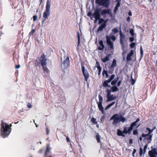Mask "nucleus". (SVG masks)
<instances>
[{"label": "nucleus", "instance_id": "obj_29", "mask_svg": "<svg viewBox=\"0 0 157 157\" xmlns=\"http://www.w3.org/2000/svg\"><path fill=\"white\" fill-rule=\"evenodd\" d=\"M152 135H149L145 139L147 140L148 143H150L152 140Z\"/></svg>", "mask_w": 157, "mask_h": 157}, {"label": "nucleus", "instance_id": "obj_60", "mask_svg": "<svg viewBox=\"0 0 157 157\" xmlns=\"http://www.w3.org/2000/svg\"><path fill=\"white\" fill-rule=\"evenodd\" d=\"M128 15L130 16H131L132 15V12L130 11H129L128 12Z\"/></svg>", "mask_w": 157, "mask_h": 157}, {"label": "nucleus", "instance_id": "obj_40", "mask_svg": "<svg viewBox=\"0 0 157 157\" xmlns=\"http://www.w3.org/2000/svg\"><path fill=\"white\" fill-rule=\"evenodd\" d=\"M98 97H99V102L98 103H102V101H103V98H102V96L101 95H98Z\"/></svg>", "mask_w": 157, "mask_h": 157}, {"label": "nucleus", "instance_id": "obj_16", "mask_svg": "<svg viewBox=\"0 0 157 157\" xmlns=\"http://www.w3.org/2000/svg\"><path fill=\"white\" fill-rule=\"evenodd\" d=\"M156 148H152L151 151L150 150L148 151V154L150 157H153L156 155L155 153L154 152V151L156 152Z\"/></svg>", "mask_w": 157, "mask_h": 157}, {"label": "nucleus", "instance_id": "obj_3", "mask_svg": "<svg viewBox=\"0 0 157 157\" xmlns=\"http://www.w3.org/2000/svg\"><path fill=\"white\" fill-rule=\"evenodd\" d=\"M113 120L112 124L116 125L119 123L121 121L124 122L125 121V118L121 115L119 116L118 114H116L113 115L110 118V120Z\"/></svg>", "mask_w": 157, "mask_h": 157}, {"label": "nucleus", "instance_id": "obj_21", "mask_svg": "<svg viewBox=\"0 0 157 157\" xmlns=\"http://www.w3.org/2000/svg\"><path fill=\"white\" fill-rule=\"evenodd\" d=\"M102 104V103H98V105L99 109L101 112L102 113H104V109Z\"/></svg>", "mask_w": 157, "mask_h": 157}, {"label": "nucleus", "instance_id": "obj_30", "mask_svg": "<svg viewBox=\"0 0 157 157\" xmlns=\"http://www.w3.org/2000/svg\"><path fill=\"white\" fill-rule=\"evenodd\" d=\"M115 103V102L114 101L107 105L105 109V110H106L109 108L111 106L114 105Z\"/></svg>", "mask_w": 157, "mask_h": 157}, {"label": "nucleus", "instance_id": "obj_33", "mask_svg": "<svg viewBox=\"0 0 157 157\" xmlns=\"http://www.w3.org/2000/svg\"><path fill=\"white\" fill-rule=\"evenodd\" d=\"M77 37H78V39L77 47H79L80 46V35H79V32H78Z\"/></svg>", "mask_w": 157, "mask_h": 157}, {"label": "nucleus", "instance_id": "obj_52", "mask_svg": "<svg viewBox=\"0 0 157 157\" xmlns=\"http://www.w3.org/2000/svg\"><path fill=\"white\" fill-rule=\"evenodd\" d=\"M122 81L121 80L117 82V85L118 86H119L121 83Z\"/></svg>", "mask_w": 157, "mask_h": 157}, {"label": "nucleus", "instance_id": "obj_51", "mask_svg": "<svg viewBox=\"0 0 157 157\" xmlns=\"http://www.w3.org/2000/svg\"><path fill=\"white\" fill-rule=\"evenodd\" d=\"M129 39L130 42H132L134 40V36H132V37H130Z\"/></svg>", "mask_w": 157, "mask_h": 157}, {"label": "nucleus", "instance_id": "obj_38", "mask_svg": "<svg viewBox=\"0 0 157 157\" xmlns=\"http://www.w3.org/2000/svg\"><path fill=\"white\" fill-rule=\"evenodd\" d=\"M129 32L132 36H134L135 34L134 33V31L133 29H131L130 30Z\"/></svg>", "mask_w": 157, "mask_h": 157}, {"label": "nucleus", "instance_id": "obj_13", "mask_svg": "<svg viewBox=\"0 0 157 157\" xmlns=\"http://www.w3.org/2000/svg\"><path fill=\"white\" fill-rule=\"evenodd\" d=\"M63 63L65 69H66L68 67L70 64L69 58L68 56L64 59Z\"/></svg>", "mask_w": 157, "mask_h": 157}, {"label": "nucleus", "instance_id": "obj_59", "mask_svg": "<svg viewBox=\"0 0 157 157\" xmlns=\"http://www.w3.org/2000/svg\"><path fill=\"white\" fill-rule=\"evenodd\" d=\"M126 20L127 21L129 22L130 20V17H128L126 19Z\"/></svg>", "mask_w": 157, "mask_h": 157}, {"label": "nucleus", "instance_id": "obj_56", "mask_svg": "<svg viewBox=\"0 0 157 157\" xmlns=\"http://www.w3.org/2000/svg\"><path fill=\"white\" fill-rule=\"evenodd\" d=\"M66 139L67 141V142H70V139L67 136H66Z\"/></svg>", "mask_w": 157, "mask_h": 157}, {"label": "nucleus", "instance_id": "obj_14", "mask_svg": "<svg viewBox=\"0 0 157 157\" xmlns=\"http://www.w3.org/2000/svg\"><path fill=\"white\" fill-rule=\"evenodd\" d=\"M154 129V128L152 129H151L148 127L146 129L148 131V133L147 134H144V133H143L142 134V136L143 137H145L146 136H148L149 135H151V134L153 132Z\"/></svg>", "mask_w": 157, "mask_h": 157}, {"label": "nucleus", "instance_id": "obj_42", "mask_svg": "<svg viewBox=\"0 0 157 157\" xmlns=\"http://www.w3.org/2000/svg\"><path fill=\"white\" fill-rule=\"evenodd\" d=\"M138 130L136 129H134L133 132V134L134 135H136L138 134Z\"/></svg>", "mask_w": 157, "mask_h": 157}, {"label": "nucleus", "instance_id": "obj_11", "mask_svg": "<svg viewBox=\"0 0 157 157\" xmlns=\"http://www.w3.org/2000/svg\"><path fill=\"white\" fill-rule=\"evenodd\" d=\"M115 77V75L114 74H113L111 75L109 79L108 80H105L102 86H103L105 87H110V85H108V83L110 82Z\"/></svg>", "mask_w": 157, "mask_h": 157}, {"label": "nucleus", "instance_id": "obj_62", "mask_svg": "<svg viewBox=\"0 0 157 157\" xmlns=\"http://www.w3.org/2000/svg\"><path fill=\"white\" fill-rule=\"evenodd\" d=\"M136 152V150L135 149H133V152L132 153H133V154H135Z\"/></svg>", "mask_w": 157, "mask_h": 157}, {"label": "nucleus", "instance_id": "obj_50", "mask_svg": "<svg viewBox=\"0 0 157 157\" xmlns=\"http://www.w3.org/2000/svg\"><path fill=\"white\" fill-rule=\"evenodd\" d=\"M46 130L47 134L48 135V134L49 133V130L48 129V127H46Z\"/></svg>", "mask_w": 157, "mask_h": 157}, {"label": "nucleus", "instance_id": "obj_24", "mask_svg": "<svg viewBox=\"0 0 157 157\" xmlns=\"http://www.w3.org/2000/svg\"><path fill=\"white\" fill-rule=\"evenodd\" d=\"M117 135L118 136L125 137V135L124 134L123 131H121L119 129H117Z\"/></svg>", "mask_w": 157, "mask_h": 157}, {"label": "nucleus", "instance_id": "obj_45", "mask_svg": "<svg viewBox=\"0 0 157 157\" xmlns=\"http://www.w3.org/2000/svg\"><path fill=\"white\" fill-rule=\"evenodd\" d=\"M131 84L132 85H133L135 82L136 80L133 79L132 77H131Z\"/></svg>", "mask_w": 157, "mask_h": 157}, {"label": "nucleus", "instance_id": "obj_12", "mask_svg": "<svg viewBox=\"0 0 157 157\" xmlns=\"http://www.w3.org/2000/svg\"><path fill=\"white\" fill-rule=\"evenodd\" d=\"M106 41L107 45H108L109 48L111 49H114L113 43L110 40L109 36H106Z\"/></svg>", "mask_w": 157, "mask_h": 157}, {"label": "nucleus", "instance_id": "obj_37", "mask_svg": "<svg viewBox=\"0 0 157 157\" xmlns=\"http://www.w3.org/2000/svg\"><path fill=\"white\" fill-rule=\"evenodd\" d=\"M112 31L114 34H115L118 32V30L116 28H114L112 29Z\"/></svg>", "mask_w": 157, "mask_h": 157}, {"label": "nucleus", "instance_id": "obj_9", "mask_svg": "<svg viewBox=\"0 0 157 157\" xmlns=\"http://www.w3.org/2000/svg\"><path fill=\"white\" fill-rule=\"evenodd\" d=\"M100 9H96L93 14V15L95 18V20L94 22L95 23L98 20L100 17V12L101 11Z\"/></svg>", "mask_w": 157, "mask_h": 157}, {"label": "nucleus", "instance_id": "obj_2", "mask_svg": "<svg viewBox=\"0 0 157 157\" xmlns=\"http://www.w3.org/2000/svg\"><path fill=\"white\" fill-rule=\"evenodd\" d=\"M41 63V66H42V69L43 70L44 73H46L48 74L49 73V70L48 68L46 67L47 65V59L46 58L45 54H42L39 59Z\"/></svg>", "mask_w": 157, "mask_h": 157}, {"label": "nucleus", "instance_id": "obj_61", "mask_svg": "<svg viewBox=\"0 0 157 157\" xmlns=\"http://www.w3.org/2000/svg\"><path fill=\"white\" fill-rule=\"evenodd\" d=\"M43 150L42 149H41L40 150V151H39V153H41L43 152Z\"/></svg>", "mask_w": 157, "mask_h": 157}, {"label": "nucleus", "instance_id": "obj_23", "mask_svg": "<svg viewBox=\"0 0 157 157\" xmlns=\"http://www.w3.org/2000/svg\"><path fill=\"white\" fill-rule=\"evenodd\" d=\"M116 98V96H113V95H111L109 98H107V99L106 100V102L115 100Z\"/></svg>", "mask_w": 157, "mask_h": 157}, {"label": "nucleus", "instance_id": "obj_48", "mask_svg": "<svg viewBox=\"0 0 157 157\" xmlns=\"http://www.w3.org/2000/svg\"><path fill=\"white\" fill-rule=\"evenodd\" d=\"M147 144L145 145L144 148V153H145L146 152V150L147 147Z\"/></svg>", "mask_w": 157, "mask_h": 157}, {"label": "nucleus", "instance_id": "obj_6", "mask_svg": "<svg viewBox=\"0 0 157 157\" xmlns=\"http://www.w3.org/2000/svg\"><path fill=\"white\" fill-rule=\"evenodd\" d=\"M98 21V24H101V25L98 27L97 29V32L100 31H102L103 29L106 27V21H105L103 18H100Z\"/></svg>", "mask_w": 157, "mask_h": 157}, {"label": "nucleus", "instance_id": "obj_19", "mask_svg": "<svg viewBox=\"0 0 157 157\" xmlns=\"http://www.w3.org/2000/svg\"><path fill=\"white\" fill-rule=\"evenodd\" d=\"M110 12V10L109 9L108 10H103L101 12V15H104L106 14H109Z\"/></svg>", "mask_w": 157, "mask_h": 157}, {"label": "nucleus", "instance_id": "obj_8", "mask_svg": "<svg viewBox=\"0 0 157 157\" xmlns=\"http://www.w3.org/2000/svg\"><path fill=\"white\" fill-rule=\"evenodd\" d=\"M120 42L121 46L122 49L124 51L125 49L124 41L125 40V36L120 30Z\"/></svg>", "mask_w": 157, "mask_h": 157}, {"label": "nucleus", "instance_id": "obj_58", "mask_svg": "<svg viewBox=\"0 0 157 157\" xmlns=\"http://www.w3.org/2000/svg\"><path fill=\"white\" fill-rule=\"evenodd\" d=\"M27 107L28 108H31L32 107V105L30 103H29V104L27 105Z\"/></svg>", "mask_w": 157, "mask_h": 157}, {"label": "nucleus", "instance_id": "obj_32", "mask_svg": "<svg viewBox=\"0 0 157 157\" xmlns=\"http://www.w3.org/2000/svg\"><path fill=\"white\" fill-rule=\"evenodd\" d=\"M102 74L103 76H104V75H105L106 78H108V77L109 75L108 74V71L105 70H103Z\"/></svg>", "mask_w": 157, "mask_h": 157}, {"label": "nucleus", "instance_id": "obj_25", "mask_svg": "<svg viewBox=\"0 0 157 157\" xmlns=\"http://www.w3.org/2000/svg\"><path fill=\"white\" fill-rule=\"evenodd\" d=\"M50 148H49V146L48 145L47 146L46 148L44 153V155L45 156H46L48 155V153L50 152Z\"/></svg>", "mask_w": 157, "mask_h": 157}, {"label": "nucleus", "instance_id": "obj_46", "mask_svg": "<svg viewBox=\"0 0 157 157\" xmlns=\"http://www.w3.org/2000/svg\"><path fill=\"white\" fill-rule=\"evenodd\" d=\"M114 70V69L112 68L110 69V70L109 71L108 73L109 74H112Z\"/></svg>", "mask_w": 157, "mask_h": 157}, {"label": "nucleus", "instance_id": "obj_64", "mask_svg": "<svg viewBox=\"0 0 157 157\" xmlns=\"http://www.w3.org/2000/svg\"><path fill=\"white\" fill-rule=\"evenodd\" d=\"M155 153V154L156 155H157V150H156V152H155V151H154Z\"/></svg>", "mask_w": 157, "mask_h": 157}, {"label": "nucleus", "instance_id": "obj_20", "mask_svg": "<svg viewBox=\"0 0 157 157\" xmlns=\"http://www.w3.org/2000/svg\"><path fill=\"white\" fill-rule=\"evenodd\" d=\"M111 90V92H114L117 91H118L119 90V88L116 86L114 85L112 86L111 88V89L110 90Z\"/></svg>", "mask_w": 157, "mask_h": 157}, {"label": "nucleus", "instance_id": "obj_49", "mask_svg": "<svg viewBox=\"0 0 157 157\" xmlns=\"http://www.w3.org/2000/svg\"><path fill=\"white\" fill-rule=\"evenodd\" d=\"M37 17L36 15H34L33 17V20L34 21H36L37 19Z\"/></svg>", "mask_w": 157, "mask_h": 157}, {"label": "nucleus", "instance_id": "obj_17", "mask_svg": "<svg viewBox=\"0 0 157 157\" xmlns=\"http://www.w3.org/2000/svg\"><path fill=\"white\" fill-rule=\"evenodd\" d=\"M111 56V55L110 54H108L105 57L101 59V61L103 63H105L109 60L110 57Z\"/></svg>", "mask_w": 157, "mask_h": 157}, {"label": "nucleus", "instance_id": "obj_10", "mask_svg": "<svg viewBox=\"0 0 157 157\" xmlns=\"http://www.w3.org/2000/svg\"><path fill=\"white\" fill-rule=\"evenodd\" d=\"M81 68L83 75L84 77L85 80L87 82L88 79L89 77V74L87 70L86 71H85L84 65L83 64H81Z\"/></svg>", "mask_w": 157, "mask_h": 157}, {"label": "nucleus", "instance_id": "obj_5", "mask_svg": "<svg viewBox=\"0 0 157 157\" xmlns=\"http://www.w3.org/2000/svg\"><path fill=\"white\" fill-rule=\"evenodd\" d=\"M50 2L49 0H48L46 3V10L43 13V17L44 18V19L42 21V23L44 22L46 19L48 18L50 15Z\"/></svg>", "mask_w": 157, "mask_h": 157}, {"label": "nucleus", "instance_id": "obj_15", "mask_svg": "<svg viewBox=\"0 0 157 157\" xmlns=\"http://www.w3.org/2000/svg\"><path fill=\"white\" fill-rule=\"evenodd\" d=\"M134 51L133 50H130L129 53L127 54V61H130L131 60V56H132L134 54Z\"/></svg>", "mask_w": 157, "mask_h": 157}, {"label": "nucleus", "instance_id": "obj_47", "mask_svg": "<svg viewBox=\"0 0 157 157\" xmlns=\"http://www.w3.org/2000/svg\"><path fill=\"white\" fill-rule=\"evenodd\" d=\"M105 117L104 116H101L100 118V120L101 122H103L104 121Z\"/></svg>", "mask_w": 157, "mask_h": 157}, {"label": "nucleus", "instance_id": "obj_41", "mask_svg": "<svg viewBox=\"0 0 157 157\" xmlns=\"http://www.w3.org/2000/svg\"><path fill=\"white\" fill-rule=\"evenodd\" d=\"M140 53L141 56V57H142L143 55V51L142 49V46L140 47Z\"/></svg>", "mask_w": 157, "mask_h": 157}, {"label": "nucleus", "instance_id": "obj_26", "mask_svg": "<svg viewBox=\"0 0 157 157\" xmlns=\"http://www.w3.org/2000/svg\"><path fill=\"white\" fill-rule=\"evenodd\" d=\"M117 65L116 64V60L115 59H113V60L112 63L110 67V69L112 68H114Z\"/></svg>", "mask_w": 157, "mask_h": 157}, {"label": "nucleus", "instance_id": "obj_54", "mask_svg": "<svg viewBox=\"0 0 157 157\" xmlns=\"http://www.w3.org/2000/svg\"><path fill=\"white\" fill-rule=\"evenodd\" d=\"M132 139H129V143L130 145H131L132 143Z\"/></svg>", "mask_w": 157, "mask_h": 157}, {"label": "nucleus", "instance_id": "obj_57", "mask_svg": "<svg viewBox=\"0 0 157 157\" xmlns=\"http://www.w3.org/2000/svg\"><path fill=\"white\" fill-rule=\"evenodd\" d=\"M20 65L19 64H18V65H16L15 67V68L16 69H17V68H20Z\"/></svg>", "mask_w": 157, "mask_h": 157}, {"label": "nucleus", "instance_id": "obj_36", "mask_svg": "<svg viewBox=\"0 0 157 157\" xmlns=\"http://www.w3.org/2000/svg\"><path fill=\"white\" fill-rule=\"evenodd\" d=\"M91 121L94 124H96L98 123L96 121V119L93 117L91 118Z\"/></svg>", "mask_w": 157, "mask_h": 157}, {"label": "nucleus", "instance_id": "obj_1", "mask_svg": "<svg viewBox=\"0 0 157 157\" xmlns=\"http://www.w3.org/2000/svg\"><path fill=\"white\" fill-rule=\"evenodd\" d=\"M11 128L8 124L2 121L0 128V134L3 138H5L10 133Z\"/></svg>", "mask_w": 157, "mask_h": 157}, {"label": "nucleus", "instance_id": "obj_22", "mask_svg": "<svg viewBox=\"0 0 157 157\" xmlns=\"http://www.w3.org/2000/svg\"><path fill=\"white\" fill-rule=\"evenodd\" d=\"M120 0H117V3L114 9V12L116 13L118 9V8L120 6L121 3Z\"/></svg>", "mask_w": 157, "mask_h": 157}, {"label": "nucleus", "instance_id": "obj_44", "mask_svg": "<svg viewBox=\"0 0 157 157\" xmlns=\"http://www.w3.org/2000/svg\"><path fill=\"white\" fill-rule=\"evenodd\" d=\"M135 44H136L134 42H132V43H131L130 44V46L131 48H133L134 47Z\"/></svg>", "mask_w": 157, "mask_h": 157}, {"label": "nucleus", "instance_id": "obj_34", "mask_svg": "<svg viewBox=\"0 0 157 157\" xmlns=\"http://www.w3.org/2000/svg\"><path fill=\"white\" fill-rule=\"evenodd\" d=\"M96 139L98 143L100 142V136L98 133H97L96 135Z\"/></svg>", "mask_w": 157, "mask_h": 157}, {"label": "nucleus", "instance_id": "obj_27", "mask_svg": "<svg viewBox=\"0 0 157 157\" xmlns=\"http://www.w3.org/2000/svg\"><path fill=\"white\" fill-rule=\"evenodd\" d=\"M96 67L98 69V72H101L102 68L100 66L99 63L98 61H97L96 62Z\"/></svg>", "mask_w": 157, "mask_h": 157}, {"label": "nucleus", "instance_id": "obj_39", "mask_svg": "<svg viewBox=\"0 0 157 157\" xmlns=\"http://www.w3.org/2000/svg\"><path fill=\"white\" fill-rule=\"evenodd\" d=\"M109 38L110 40L111 39L113 41H115L116 40V37L114 35L111 36H109Z\"/></svg>", "mask_w": 157, "mask_h": 157}, {"label": "nucleus", "instance_id": "obj_18", "mask_svg": "<svg viewBox=\"0 0 157 157\" xmlns=\"http://www.w3.org/2000/svg\"><path fill=\"white\" fill-rule=\"evenodd\" d=\"M99 44L100 46L98 48V49L100 50H102L105 48V45L103 44L102 40H101L99 41Z\"/></svg>", "mask_w": 157, "mask_h": 157}, {"label": "nucleus", "instance_id": "obj_55", "mask_svg": "<svg viewBox=\"0 0 157 157\" xmlns=\"http://www.w3.org/2000/svg\"><path fill=\"white\" fill-rule=\"evenodd\" d=\"M91 15V12L89 13H88V16L90 17V18L92 19V16Z\"/></svg>", "mask_w": 157, "mask_h": 157}, {"label": "nucleus", "instance_id": "obj_7", "mask_svg": "<svg viewBox=\"0 0 157 157\" xmlns=\"http://www.w3.org/2000/svg\"><path fill=\"white\" fill-rule=\"evenodd\" d=\"M95 2L100 6L107 8L109 5L110 0H96Z\"/></svg>", "mask_w": 157, "mask_h": 157}, {"label": "nucleus", "instance_id": "obj_63", "mask_svg": "<svg viewBox=\"0 0 157 157\" xmlns=\"http://www.w3.org/2000/svg\"><path fill=\"white\" fill-rule=\"evenodd\" d=\"M142 136H140L139 138V140L140 141H141L142 140Z\"/></svg>", "mask_w": 157, "mask_h": 157}, {"label": "nucleus", "instance_id": "obj_43", "mask_svg": "<svg viewBox=\"0 0 157 157\" xmlns=\"http://www.w3.org/2000/svg\"><path fill=\"white\" fill-rule=\"evenodd\" d=\"M143 149L141 147H140V152H139V154H140V156H141L142 155V154H143Z\"/></svg>", "mask_w": 157, "mask_h": 157}, {"label": "nucleus", "instance_id": "obj_4", "mask_svg": "<svg viewBox=\"0 0 157 157\" xmlns=\"http://www.w3.org/2000/svg\"><path fill=\"white\" fill-rule=\"evenodd\" d=\"M140 119L139 118H138L136 120L132 122L130 124V126L128 127V130L127 128V127H124V130L123 131V132L124 134H129L131 133V131H132L133 127L135 126H137V123L139 121Z\"/></svg>", "mask_w": 157, "mask_h": 157}, {"label": "nucleus", "instance_id": "obj_35", "mask_svg": "<svg viewBox=\"0 0 157 157\" xmlns=\"http://www.w3.org/2000/svg\"><path fill=\"white\" fill-rule=\"evenodd\" d=\"M34 64L35 66L36 67L39 66L40 65V63L36 59L34 61Z\"/></svg>", "mask_w": 157, "mask_h": 157}, {"label": "nucleus", "instance_id": "obj_28", "mask_svg": "<svg viewBox=\"0 0 157 157\" xmlns=\"http://www.w3.org/2000/svg\"><path fill=\"white\" fill-rule=\"evenodd\" d=\"M119 77H117L116 78L114 79L112 81L111 83V85H114L115 84H116L117 82L119 80Z\"/></svg>", "mask_w": 157, "mask_h": 157}, {"label": "nucleus", "instance_id": "obj_31", "mask_svg": "<svg viewBox=\"0 0 157 157\" xmlns=\"http://www.w3.org/2000/svg\"><path fill=\"white\" fill-rule=\"evenodd\" d=\"M106 91L107 92L106 97L108 98L111 95V91L110 90L107 89L106 90Z\"/></svg>", "mask_w": 157, "mask_h": 157}, {"label": "nucleus", "instance_id": "obj_53", "mask_svg": "<svg viewBox=\"0 0 157 157\" xmlns=\"http://www.w3.org/2000/svg\"><path fill=\"white\" fill-rule=\"evenodd\" d=\"M35 30H32L29 33V35H32L33 34V33L34 32Z\"/></svg>", "mask_w": 157, "mask_h": 157}]
</instances>
